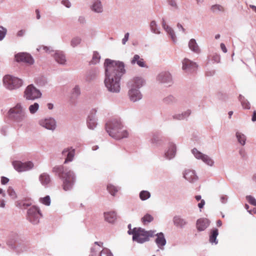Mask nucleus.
Instances as JSON below:
<instances>
[{
	"label": "nucleus",
	"mask_w": 256,
	"mask_h": 256,
	"mask_svg": "<svg viewBox=\"0 0 256 256\" xmlns=\"http://www.w3.org/2000/svg\"><path fill=\"white\" fill-rule=\"evenodd\" d=\"M104 66L106 87L110 92L118 93L120 90V82L122 77L126 72L124 62L106 58Z\"/></svg>",
	"instance_id": "obj_1"
},
{
	"label": "nucleus",
	"mask_w": 256,
	"mask_h": 256,
	"mask_svg": "<svg viewBox=\"0 0 256 256\" xmlns=\"http://www.w3.org/2000/svg\"><path fill=\"white\" fill-rule=\"evenodd\" d=\"M52 172L58 176L62 182V188L65 191L71 190L76 182V176L74 172L65 168L62 165L56 166L52 169Z\"/></svg>",
	"instance_id": "obj_2"
},
{
	"label": "nucleus",
	"mask_w": 256,
	"mask_h": 256,
	"mask_svg": "<svg viewBox=\"0 0 256 256\" xmlns=\"http://www.w3.org/2000/svg\"><path fill=\"white\" fill-rule=\"evenodd\" d=\"M123 125L120 118H113L108 120L105 124V128L109 136L117 140L126 138L128 133L122 130Z\"/></svg>",
	"instance_id": "obj_3"
},
{
	"label": "nucleus",
	"mask_w": 256,
	"mask_h": 256,
	"mask_svg": "<svg viewBox=\"0 0 256 256\" xmlns=\"http://www.w3.org/2000/svg\"><path fill=\"white\" fill-rule=\"evenodd\" d=\"M145 80L141 77H135L128 83L129 88L128 96L130 101L134 102L140 100L142 94L140 89L145 84Z\"/></svg>",
	"instance_id": "obj_4"
},
{
	"label": "nucleus",
	"mask_w": 256,
	"mask_h": 256,
	"mask_svg": "<svg viewBox=\"0 0 256 256\" xmlns=\"http://www.w3.org/2000/svg\"><path fill=\"white\" fill-rule=\"evenodd\" d=\"M128 234L129 235H132V240L138 244H142L150 240V238L154 237V232L152 230H146L144 228L138 227H135L132 229V224L128 226Z\"/></svg>",
	"instance_id": "obj_5"
},
{
	"label": "nucleus",
	"mask_w": 256,
	"mask_h": 256,
	"mask_svg": "<svg viewBox=\"0 0 256 256\" xmlns=\"http://www.w3.org/2000/svg\"><path fill=\"white\" fill-rule=\"evenodd\" d=\"M8 116L11 121L19 124L24 120L26 117V114L22 104L18 103L15 106L9 110Z\"/></svg>",
	"instance_id": "obj_6"
},
{
	"label": "nucleus",
	"mask_w": 256,
	"mask_h": 256,
	"mask_svg": "<svg viewBox=\"0 0 256 256\" xmlns=\"http://www.w3.org/2000/svg\"><path fill=\"white\" fill-rule=\"evenodd\" d=\"M2 82L5 88L10 90L20 88L24 83L22 79L8 74L3 77Z\"/></svg>",
	"instance_id": "obj_7"
},
{
	"label": "nucleus",
	"mask_w": 256,
	"mask_h": 256,
	"mask_svg": "<svg viewBox=\"0 0 256 256\" xmlns=\"http://www.w3.org/2000/svg\"><path fill=\"white\" fill-rule=\"evenodd\" d=\"M6 244L9 248L18 254L22 252L21 240L18 234L16 232H12L10 234Z\"/></svg>",
	"instance_id": "obj_8"
},
{
	"label": "nucleus",
	"mask_w": 256,
	"mask_h": 256,
	"mask_svg": "<svg viewBox=\"0 0 256 256\" xmlns=\"http://www.w3.org/2000/svg\"><path fill=\"white\" fill-rule=\"evenodd\" d=\"M42 94L33 84L28 85L24 92V98L27 100H34L41 98Z\"/></svg>",
	"instance_id": "obj_9"
},
{
	"label": "nucleus",
	"mask_w": 256,
	"mask_h": 256,
	"mask_svg": "<svg viewBox=\"0 0 256 256\" xmlns=\"http://www.w3.org/2000/svg\"><path fill=\"white\" fill-rule=\"evenodd\" d=\"M42 216L40 208L35 206L30 207L27 211V219L33 224H38Z\"/></svg>",
	"instance_id": "obj_10"
},
{
	"label": "nucleus",
	"mask_w": 256,
	"mask_h": 256,
	"mask_svg": "<svg viewBox=\"0 0 256 256\" xmlns=\"http://www.w3.org/2000/svg\"><path fill=\"white\" fill-rule=\"evenodd\" d=\"M14 168L18 172H22L32 170L34 168V164L31 161L22 162L15 160L12 162Z\"/></svg>",
	"instance_id": "obj_11"
},
{
	"label": "nucleus",
	"mask_w": 256,
	"mask_h": 256,
	"mask_svg": "<svg viewBox=\"0 0 256 256\" xmlns=\"http://www.w3.org/2000/svg\"><path fill=\"white\" fill-rule=\"evenodd\" d=\"M182 69L186 73L190 74L196 72L198 65L196 62L185 58L182 61Z\"/></svg>",
	"instance_id": "obj_12"
},
{
	"label": "nucleus",
	"mask_w": 256,
	"mask_h": 256,
	"mask_svg": "<svg viewBox=\"0 0 256 256\" xmlns=\"http://www.w3.org/2000/svg\"><path fill=\"white\" fill-rule=\"evenodd\" d=\"M156 80L160 83L166 84L168 86L173 84L172 76L170 72L167 71L160 72L156 76Z\"/></svg>",
	"instance_id": "obj_13"
},
{
	"label": "nucleus",
	"mask_w": 256,
	"mask_h": 256,
	"mask_svg": "<svg viewBox=\"0 0 256 256\" xmlns=\"http://www.w3.org/2000/svg\"><path fill=\"white\" fill-rule=\"evenodd\" d=\"M15 58L17 62H23L30 64H32L34 62L32 56L26 52H19L15 54Z\"/></svg>",
	"instance_id": "obj_14"
},
{
	"label": "nucleus",
	"mask_w": 256,
	"mask_h": 256,
	"mask_svg": "<svg viewBox=\"0 0 256 256\" xmlns=\"http://www.w3.org/2000/svg\"><path fill=\"white\" fill-rule=\"evenodd\" d=\"M39 124L48 130H54L56 126V120L52 118L42 119L40 120Z\"/></svg>",
	"instance_id": "obj_15"
},
{
	"label": "nucleus",
	"mask_w": 256,
	"mask_h": 256,
	"mask_svg": "<svg viewBox=\"0 0 256 256\" xmlns=\"http://www.w3.org/2000/svg\"><path fill=\"white\" fill-rule=\"evenodd\" d=\"M176 144L173 142H169L168 148L164 153V157L168 160L173 159L176 155Z\"/></svg>",
	"instance_id": "obj_16"
},
{
	"label": "nucleus",
	"mask_w": 256,
	"mask_h": 256,
	"mask_svg": "<svg viewBox=\"0 0 256 256\" xmlns=\"http://www.w3.org/2000/svg\"><path fill=\"white\" fill-rule=\"evenodd\" d=\"M154 232V236H156V238L155 240V242L156 243L158 248L161 250L164 249V246L166 244V240L165 238L163 232H160L157 234H155L156 230H152Z\"/></svg>",
	"instance_id": "obj_17"
},
{
	"label": "nucleus",
	"mask_w": 256,
	"mask_h": 256,
	"mask_svg": "<svg viewBox=\"0 0 256 256\" xmlns=\"http://www.w3.org/2000/svg\"><path fill=\"white\" fill-rule=\"evenodd\" d=\"M62 154L65 157L64 164H67L73 160L75 154V149L72 147L64 148L62 151Z\"/></svg>",
	"instance_id": "obj_18"
},
{
	"label": "nucleus",
	"mask_w": 256,
	"mask_h": 256,
	"mask_svg": "<svg viewBox=\"0 0 256 256\" xmlns=\"http://www.w3.org/2000/svg\"><path fill=\"white\" fill-rule=\"evenodd\" d=\"M96 110L95 108L92 109L88 116L86 122L88 126L90 129L94 130L96 126Z\"/></svg>",
	"instance_id": "obj_19"
},
{
	"label": "nucleus",
	"mask_w": 256,
	"mask_h": 256,
	"mask_svg": "<svg viewBox=\"0 0 256 256\" xmlns=\"http://www.w3.org/2000/svg\"><path fill=\"white\" fill-rule=\"evenodd\" d=\"M89 256H114L110 250L106 248H103L102 250H98L94 248L90 249V254Z\"/></svg>",
	"instance_id": "obj_20"
},
{
	"label": "nucleus",
	"mask_w": 256,
	"mask_h": 256,
	"mask_svg": "<svg viewBox=\"0 0 256 256\" xmlns=\"http://www.w3.org/2000/svg\"><path fill=\"white\" fill-rule=\"evenodd\" d=\"M183 176L186 180L191 183H194L198 180V176L194 170H186L183 173Z\"/></svg>",
	"instance_id": "obj_21"
},
{
	"label": "nucleus",
	"mask_w": 256,
	"mask_h": 256,
	"mask_svg": "<svg viewBox=\"0 0 256 256\" xmlns=\"http://www.w3.org/2000/svg\"><path fill=\"white\" fill-rule=\"evenodd\" d=\"M210 224V221L206 218H200L196 222V227L198 232L204 230Z\"/></svg>",
	"instance_id": "obj_22"
},
{
	"label": "nucleus",
	"mask_w": 256,
	"mask_h": 256,
	"mask_svg": "<svg viewBox=\"0 0 256 256\" xmlns=\"http://www.w3.org/2000/svg\"><path fill=\"white\" fill-rule=\"evenodd\" d=\"M174 224L180 228H184L188 224V222L184 218H182L180 216H175L172 219Z\"/></svg>",
	"instance_id": "obj_23"
},
{
	"label": "nucleus",
	"mask_w": 256,
	"mask_h": 256,
	"mask_svg": "<svg viewBox=\"0 0 256 256\" xmlns=\"http://www.w3.org/2000/svg\"><path fill=\"white\" fill-rule=\"evenodd\" d=\"M150 142L154 146H158L162 142V136L159 132H156L152 134Z\"/></svg>",
	"instance_id": "obj_24"
},
{
	"label": "nucleus",
	"mask_w": 256,
	"mask_h": 256,
	"mask_svg": "<svg viewBox=\"0 0 256 256\" xmlns=\"http://www.w3.org/2000/svg\"><path fill=\"white\" fill-rule=\"evenodd\" d=\"M56 61L60 64H65L66 62V56L64 52L62 51L56 50L52 54Z\"/></svg>",
	"instance_id": "obj_25"
},
{
	"label": "nucleus",
	"mask_w": 256,
	"mask_h": 256,
	"mask_svg": "<svg viewBox=\"0 0 256 256\" xmlns=\"http://www.w3.org/2000/svg\"><path fill=\"white\" fill-rule=\"evenodd\" d=\"M98 70L96 68H91L88 70L85 76V80L88 82L94 80L96 78Z\"/></svg>",
	"instance_id": "obj_26"
},
{
	"label": "nucleus",
	"mask_w": 256,
	"mask_h": 256,
	"mask_svg": "<svg viewBox=\"0 0 256 256\" xmlns=\"http://www.w3.org/2000/svg\"><path fill=\"white\" fill-rule=\"evenodd\" d=\"M104 220L110 224H113L117 218L116 214L114 211L104 212Z\"/></svg>",
	"instance_id": "obj_27"
},
{
	"label": "nucleus",
	"mask_w": 256,
	"mask_h": 256,
	"mask_svg": "<svg viewBox=\"0 0 256 256\" xmlns=\"http://www.w3.org/2000/svg\"><path fill=\"white\" fill-rule=\"evenodd\" d=\"M38 179L41 184L44 188H48V184L51 182V178L50 176L46 172H44L40 174L39 176Z\"/></svg>",
	"instance_id": "obj_28"
},
{
	"label": "nucleus",
	"mask_w": 256,
	"mask_h": 256,
	"mask_svg": "<svg viewBox=\"0 0 256 256\" xmlns=\"http://www.w3.org/2000/svg\"><path fill=\"white\" fill-rule=\"evenodd\" d=\"M90 8L92 11L96 13H102L103 12V6L100 0H94Z\"/></svg>",
	"instance_id": "obj_29"
},
{
	"label": "nucleus",
	"mask_w": 256,
	"mask_h": 256,
	"mask_svg": "<svg viewBox=\"0 0 256 256\" xmlns=\"http://www.w3.org/2000/svg\"><path fill=\"white\" fill-rule=\"evenodd\" d=\"M218 235V230L216 228H213L210 231L209 242L212 244H217L218 240L217 237Z\"/></svg>",
	"instance_id": "obj_30"
},
{
	"label": "nucleus",
	"mask_w": 256,
	"mask_h": 256,
	"mask_svg": "<svg viewBox=\"0 0 256 256\" xmlns=\"http://www.w3.org/2000/svg\"><path fill=\"white\" fill-rule=\"evenodd\" d=\"M131 64H136L140 67L141 68H148V66L146 64L144 60L140 58L138 54H135L131 60Z\"/></svg>",
	"instance_id": "obj_31"
},
{
	"label": "nucleus",
	"mask_w": 256,
	"mask_h": 256,
	"mask_svg": "<svg viewBox=\"0 0 256 256\" xmlns=\"http://www.w3.org/2000/svg\"><path fill=\"white\" fill-rule=\"evenodd\" d=\"M188 48L194 52L198 54L200 52V50L199 48L196 40L194 38H192L188 42Z\"/></svg>",
	"instance_id": "obj_32"
},
{
	"label": "nucleus",
	"mask_w": 256,
	"mask_h": 256,
	"mask_svg": "<svg viewBox=\"0 0 256 256\" xmlns=\"http://www.w3.org/2000/svg\"><path fill=\"white\" fill-rule=\"evenodd\" d=\"M190 114L191 110H188L182 114H174L172 116V118L174 120H184L187 119V118L190 116Z\"/></svg>",
	"instance_id": "obj_33"
},
{
	"label": "nucleus",
	"mask_w": 256,
	"mask_h": 256,
	"mask_svg": "<svg viewBox=\"0 0 256 256\" xmlns=\"http://www.w3.org/2000/svg\"><path fill=\"white\" fill-rule=\"evenodd\" d=\"M238 98L239 101L240 102L243 108L246 110H250V102L242 95L240 94Z\"/></svg>",
	"instance_id": "obj_34"
},
{
	"label": "nucleus",
	"mask_w": 256,
	"mask_h": 256,
	"mask_svg": "<svg viewBox=\"0 0 256 256\" xmlns=\"http://www.w3.org/2000/svg\"><path fill=\"white\" fill-rule=\"evenodd\" d=\"M163 102L165 104L172 105L176 103L177 99L174 96L170 94L164 98Z\"/></svg>",
	"instance_id": "obj_35"
},
{
	"label": "nucleus",
	"mask_w": 256,
	"mask_h": 256,
	"mask_svg": "<svg viewBox=\"0 0 256 256\" xmlns=\"http://www.w3.org/2000/svg\"><path fill=\"white\" fill-rule=\"evenodd\" d=\"M236 136L238 142L242 146H244L246 144V136L244 134L239 132H237L236 134Z\"/></svg>",
	"instance_id": "obj_36"
},
{
	"label": "nucleus",
	"mask_w": 256,
	"mask_h": 256,
	"mask_svg": "<svg viewBox=\"0 0 256 256\" xmlns=\"http://www.w3.org/2000/svg\"><path fill=\"white\" fill-rule=\"evenodd\" d=\"M150 30L152 32L156 34H160V28L158 26L156 20H153L151 21L150 23Z\"/></svg>",
	"instance_id": "obj_37"
},
{
	"label": "nucleus",
	"mask_w": 256,
	"mask_h": 256,
	"mask_svg": "<svg viewBox=\"0 0 256 256\" xmlns=\"http://www.w3.org/2000/svg\"><path fill=\"white\" fill-rule=\"evenodd\" d=\"M100 56L99 53L94 51L93 53L92 58L91 61L90 62V64H96L100 62Z\"/></svg>",
	"instance_id": "obj_38"
},
{
	"label": "nucleus",
	"mask_w": 256,
	"mask_h": 256,
	"mask_svg": "<svg viewBox=\"0 0 256 256\" xmlns=\"http://www.w3.org/2000/svg\"><path fill=\"white\" fill-rule=\"evenodd\" d=\"M192 152L196 159L201 160H202L206 155L205 154H202V152L198 150L196 148H194L192 150Z\"/></svg>",
	"instance_id": "obj_39"
},
{
	"label": "nucleus",
	"mask_w": 256,
	"mask_h": 256,
	"mask_svg": "<svg viewBox=\"0 0 256 256\" xmlns=\"http://www.w3.org/2000/svg\"><path fill=\"white\" fill-rule=\"evenodd\" d=\"M150 196V193L148 190H142L139 194L140 198L142 201L148 199Z\"/></svg>",
	"instance_id": "obj_40"
},
{
	"label": "nucleus",
	"mask_w": 256,
	"mask_h": 256,
	"mask_svg": "<svg viewBox=\"0 0 256 256\" xmlns=\"http://www.w3.org/2000/svg\"><path fill=\"white\" fill-rule=\"evenodd\" d=\"M210 10L214 13H218V12H224V7L218 4L212 5L210 8Z\"/></svg>",
	"instance_id": "obj_41"
},
{
	"label": "nucleus",
	"mask_w": 256,
	"mask_h": 256,
	"mask_svg": "<svg viewBox=\"0 0 256 256\" xmlns=\"http://www.w3.org/2000/svg\"><path fill=\"white\" fill-rule=\"evenodd\" d=\"M107 190L109 193L113 196H114L116 193L118 192V188L112 185V184H108Z\"/></svg>",
	"instance_id": "obj_42"
},
{
	"label": "nucleus",
	"mask_w": 256,
	"mask_h": 256,
	"mask_svg": "<svg viewBox=\"0 0 256 256\" xmlns=\"http://www.w3.org/2000/svg\"><path fill=\"white\" fill-rule=\"evenodd\" d=\"M40 106L38 102H34L30 104L28 107V110L31 114H34L38 110Z\"/></svg>",
	"instance_id": "obj_43"
},
{
	"label": "nucleus",
	"mask_w": 256,
	"mask_h": 256,
	"mask_svg": "<svg viewBox=\"0 0 256 256\" xmlns=\"http://www.w3.org/2000/svg\"><path fill=\"white\" fill-rule=\"evenodd\" d=\"M82 42V39L78 36L73 38L70 41V46L72 48H75L79 45Z\"/></svg>",
	"instance_id": "obj_44"
},
{
	"label": "nucleus",
	"mask_w": 256,
	"mask_h": 256,
	"mask_svg": "<svg viewBox=\"0 0 256 256\" xmlns=\"http://www.w3.org/2000/svg\"><path fill=\"white\" fill-rule=\"evenodd\" d=\"M154 218L153 216L149 214H146L142 218V222L144 224H146V223H150L153 221Z\"/></svg>",
	"instance_id": "obj_45"
},
{
	"label": "nucleus",
	"mask_w": 256,
	"mask_h": 256,
	"mask_svg": "<svg viewBox=\"0 0 256 256\" xmlns=\"http://www.w3.org/2000/svg\"><path fill=\"white\" fill-rule=\"evenodd\" d=\"M40 202L45 206H49L51 203L50 198V196L46 195L44 198H40Z\"/></svg>",
	"instance_id": "obj_46"
},
{
	"label": "nucleus",
	"mask_w": 256,
	"mask_h": 256,
	"mask_svg": "<svg viewBox=\"0 0 256 256\" xmlns=\"http://www.w3.org/2000/svg\"><path fill=\"white\" fill-rule=\"evenodd\" d=\"M202 162L205 164L210 166H212L214 164V161L208 155H205L203 158Z\"/></svg>",
	"instance_id": "obj_47"
},
{
	"label": "nucleus",
	"mask_w": 256,
	"mask_h": 256,
	"mask_svg": "<svg viewBox=\"0 0 256 256\" xmlns=\"http://www.w3.org/2000/svg\"><path fill=\"white\" fill-rule=\"evenodd\" d=\"M167 29H168V30H166V32L169 34V36H170V37L172 38V41L174 42H176V36L174 30L171 28H167Z\"/></svg>",
	"instance_id": "obj_48"
},
{
	"label": "nucleus",
	"mask_w": 256,
	"mask_h": 256,
	"mask_svg": "<svg viewBox=\"0 0 256 256\" xmlns=\"http://www.w3.org/2000/svg\"><path fill=\"white\" fill-rule=\"evenodd\" d=\"M7 29L2 26H0V41L2 40L7 34Z\"/></svg>",
	"instance_id": "obj_49"
},
{
	"label": "nucleus",
	"mask_w": 256,
	"mask_h": 256,
	"mask_svg": "<svg viewBox=\"0 0 256 256\" xmlns=\"http://www.w3.org/2000/svg\"><path fill=\"white\" fill-rule=\"evenodd\" d=\"M20 208H26L32 205V202L29 200H24L21 201L20 204Z\"/></svg>",
	"instance_id": "obj_50"
},
{
	"label": "nucleus",
	"mask_w": 256,
	"mask_h": 256,
	"mask_svg": "<svg viewBox=\"0 0 256 256\" xmlns=\"http://www.w3.org/2000/svg\"><path fill=\"white\" fill-rule=\"evenodd\" d=\"M7 192L8 194V195L13 199H14L16 198V194L14 190V188L11 187L9 186L8 188Z\"/></svg>",
	"instance_id": "obj_51"
},
{
	"label": "nucleus",
	"mask_w": 256,
	"mask_h": 256,
	"mask_svg": "<svg viewBox=\"0 0 256 256\" xmlns=\"http://www.w3.org/2000/svg\"><path fill=\"white\" fill-rule=\"evenodd\" d=\"M246 198L250 204L256 206V199L254 196L248 195L246 196Z\"/></svg>",
	"instance_id": "obj_52"
},
{
	"label": "nucleus",
	"mask_w": 256,
	"mask_h": 256,
	"mask_svg": "<svg viewBox=\"0 0 256 256\" xmlns=\"http://www.w3.org/2000/svg\"><path fill=\"white\" fill-rule=\"evenodd\" d=\"M80 94V90L78 86L76 85L72 89V94L76 96H78Z\"/></svg>",
	"instance_id": "obj_53"
},
{
	"label": "nucleus",
	"mask_w": 256,
	"mask_h": 256,
	"mask_svg": "<svg viewBox=\"0 0 256 256\" xmlns=\"http://www.w3.org/2000/svg\"><path fill=\"white\" fill-rule=\"evenodd\" d=\"M239 154L241 158L244 160H246L248 158L246 152L243 148H241L239 150Z\"/></svg>",
	"instance_id": "obj_54"
},
{
	"label": "nucleus",
	"mask_w": 256,
	"mask_h": 256,
	"mask_svg": "<svg viewBox=\"0 0 256 256\" xmlns=\"http://www.w3.org/2000/svg\"><path fill=\"white\" fill-rule=\"evenodd\" d=\"M36 82L40 85V86H44L46 82V78L44 77L38 78L36 80Z\"/></svg>",
	"instance_id": "obj_55"
},
{
	"label": "nucleus",
	"mask_w": 256,
	"mask_h": 256,
	"mask_svg": "<svg viewBox=\"0 0 256 256\" xmlns=\"http://www.w3.org/2000/svg\"><path fill=\"white\" fill-rule=\"evenodd\" d=\"M167 2L170 6L176 9L178 8V6L176 2V0H167Z\"/></svg>",
	"instance_id": "obj_56"
},
{
	"label": "nucleus",
	"mask_w": 256,
	"mask_h": 256,
	"mask_svg": "<svg viewBox=\"0 0 256 256\" xmlns=\"http://www.w3.org/2000/svg\"><path fill=\"white\" fill-rule=\"evenodd\" d=\"M216 74V71L214 70L207 69L205 72V76H212Z\"/></svg>",
	"instance_id": "obj_57"
},
{
	"label": "nucleus",
	"mask_w": 256,
	"mask_h": 256,
	"mask_svg": "<svg viewBox=\"0 0 256 256\" xmlns=\"http://www.w3.org/2000/svg\"><path fill=\"white\" fill-rule=\"evenodd\" d=\"M9 180H10L9 178H8L7 177H6L4 176H1L0 182H1L2 184L6 185V184H7Z\"/></svg>",
	"instance_id": "obj_58"
},
{
	"label": "nucleus",
	"mask_w": 256,
	"mask_h": 256,
	"mask_svg": "<svg viewBox=\"0 0 256 256\" xmlns=\"http://www.w3.org/2000/svg\"><path fill=\"white\" fill-rule=\"evenodd\" d=\"M244 208L247 210L248 212L250 214L256 213V208H253L252 210H249L250 206L246 204L244 205Z\"/></svg>",
	"instance_id": "obj_59"
},
{
	"label": "nucleus",
	"mask_w": 256,
	"mask_h": 256,
	"mask_svg": "<svg viewBox=\"0 0 256 256\" xmlns=\"http://www.w3.org/2000/svg\"><path fill=\"white\" fill-rule=\"evenodd\" d=\"M212 60L215 62L219 63L220 60V56L218 54H214L212 58Z\"/></svg>",
	"instance_id": "obj_60"
},
{
	"label": "nucleus",
	"mask_w": 256,
	"mask_h": 256,
	"mask_svg": "<svg viewBox=\"0 0 256 256\" xmlns=\"http://www.w3.org/2000/svg\"><path fill=\"white\" fill-rule=\"evenodd\" d=\"M61 3L67 8H70L71 6V3L68 0H62Z\"/></svg>",
	"instance_id": "obj_61"
},
{
	"label": "nucleus",
	"mask_w": 256,
	"mask_h": 256,
	"mask_svg": "<svg viewBox=\"0 0 256 256\" xmlns=\"http://www.w3.org/2000/svg\"><path fill=\"white\" fill-rule=\"evenodd\" d=\"M228 196L226 195H222L220 200L222 203L226 204L228 202Z\"/></svg>",
	"instance_id": "obj_62"
},
{
	"label": "nucleus",
	"mask_w": 256,
	"mask_h": 256,
	"mask_svg": "<svg viewBox=\"0 0 256 256\" xmlns=\"http://www.w3.org/2000/svg\"><path fill=\"white\" fill-rule=\"evenodd\" d=\"M130 34L128 32H126L124 34V38L122 39V44H125L126 42L128 40L129 38Z\"/></svg>",
	"instance_id": "obj_63"
},
{
	"label": "nucleus",
	"mask_w": 256,
	"mask_h": 256,
	"mask_svg": "<svg viewBox=\"0 0 256 256\" xmlns=\"http://www.w3.org/2000/svg\"><path fill=\"white\" fill-rule=\"evenodd\" d=\"M25 33L26 30H20L18 32L16 36L18 37H22L24 35Z\"/></svg>",
	"instance_id": "obj_64"
}]
</instances>
